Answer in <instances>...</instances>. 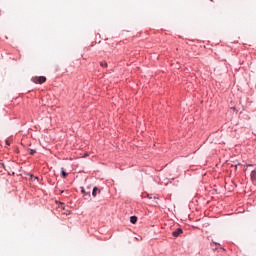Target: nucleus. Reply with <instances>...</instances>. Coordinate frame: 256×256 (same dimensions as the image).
Listing matches in <instances>:
<instances>
[{"instance_id":"nucleus-1","label":"nucleus","mask_w":256,"mask_h":256,"mask_svg":"<svg viewBox=\"0 0 256 256\" xmlns=\"http://www.w3.org/2000/svg\"><path fill=\"white\" fill-rule=\"evenodd\" d=\"M33 83L43 85L45 81H47V78L45 76H36L32 78Z\"/></svg>"},{"instance_id":"nucleus-2","label":"nucleus","mask_w":256,"mask_h":256,"mask_svg":"<svg viewBox=\"0 0 256 256\" xmlns=\"http://www.w3.org/2000/svg\"><path fill=\"white\" fill-rule=\"evenodd\" d=\"M183 233V229L181 228H177L173 233V237H179V235H181Z\"/></svg>"},{"instance_id":"nucleus-3","label":"nucleus","mask_w":256,"mask_h":256,"mask_svg":"<svg viewBox=\"0 0 256 256\" xmlns=\"http://www.w3.org/2000/svg\"><path fill=\"white\" fill-rule=\"evenodd\" d=\"M81 193H83V195H85V196L88 195V197H91V190L89 188H88V191H87V190H85L84 187H81Z\"/></svg>"},{"instance_id":"nucleus-4","label":"nucleus","mask_w":256,"mask_h":256,"mask_svg":"<svg viewBox=\"0 0 256 256\" xmlns=\"http://www.w3.org/2000/svg\"><path fill=\"white\" fill-rule=\"evenodd\" d=\"M250 179L252 183H256V170H253L250 174Z\"/></svg>"},{"instance_id":"nucleus-5","label":"nucleus","mask_w":256,"mask_h":256,"mask_svg":"<svg viewBox=\"0 0 256 256\" xmlns=\"http://www.w3.org/2000/svg\"><path fill=\"white\" fill-rule=\"evenodd\" d=\"M67 172H65V168H61V177L63 178V179H65V177H67Z\"/></svg>"},{"instance_id":"nucleus-6","label":"nucleus","mask_w":256,"mask_h":256,"mask_svg":"<svg viewBox=\"0 0 256 256\" xmlns=\"http://www.w3.org/2000/svg\"><path fill=\"white\" fill-rule=\"evenodd\" d=\"M130 222L133 223V225H135V223H137V216L130 217Z\"/></svg>"},{"instance_id":"nucleus-7","label":"nucleus","mask_w":256,"mask_h":256,"mask_svg":"<svg viewBox=\"0 0 256 256\" xmlns=\"http://www.w3.org/2000/svg\"><path fill=\"white\" fill-rule=\"evenodd\" d=\"M97 191H99V189L97 187H94L93 191H92V195L94 197H97Z\"/></svg>"},{"instance_id":"nucleus-8","label":"nucleus","mask_w":256,"mask_h":256,"mask_svg":"<svg viewBox=\"0 0 256 256\" xmlns=\"http://www.w3.org/2000/svg\"><path fill=\"white\" fill-rule=\"evenodd\" d=\"M101 67H107V62H100Z\"/></svg>"},{"instance_id":"nucleus-9","label":"nucleus","mask_w":256,"mask_h":256,"mask_svg":"<svg viewBox=\"0 0 256 256\" xmlns=\"http://www.w3.org/2000/svg\"><path fill=\"white\" fill-rule=\"evenodd\" d=\"M29 153H30V155H35V153H37V150L31 149Z\"/></svg>"},{"instance_id":"nucleus-10","label":"nucleus","mask_w":256,"mask_h":256,"mask_svg":"<svg viewBox=\"0 0 256 256\" xmlns=\"http://www.w3.org/2000/svg\"><path fill=\"white\" fill-rule=\"evenodd\" d=\"M6 145H8V146L11 145V144L9 143V140H6Z\"/></svg>"}]
</instances>
